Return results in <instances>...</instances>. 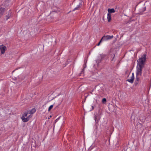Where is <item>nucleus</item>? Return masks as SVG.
<instances>
[{"instance_id": "nucleus-4", "label": "nucleus", "mask_w": 151, "mask_h": 151, "mask_svg": "<svg viewBox=\"0 0 151 151\" xmlns=\"http://www.w3.org/2000/svg\"><path fill=\"white\" fill-rule=\"evenodd\" d=\"M113 37V35H104L102 38L101 39L103 41H107L112 39Z\"/></svg>"}, {"instance_id": "nucleus-1", "label": "nucleus", "mask_w": 151, "mask_h": 151, "mask_svg": "<svg viewBox=\"0 0 151 151\" xmlns=\"http://www.w3.org/2000/svg\"><path fill=\"white\" fill-rule=\"evenodd\" d=\"M146 54L145 53L137 60L138 63L136 73V80L137 81H139V78L138 76H141L142 75V68L144 67L146 61Z\"/></svg>"}, {"instance_id": "nucleus-8", "label": "nucleus", "mask_w": 151, "mask_h": 151, "mask_svg": "<svg viewBox=\"0 0 151 151\" xmlns=\"http://www.w3.org/2000/svg\"><path fill=\"white\" fill-rule=\"evenodd\" d=\"M108 11L109 12L108 13H110V14L111 13H114L115 12L114 9H108Z\"/></svg>"}, {"instance_id": "nucleus-7", "label": "nucleus", "mask_w": 151, "mask_h": 151, "mask_svg": "<svg viewBox=\"0 0 151 151\" xmlns=\"http://www.w3.org/2000/svg\"><path fill=\"white\" fill-rule=\"evenodd\" d=\"M5 10V9L4 8H0V17L3 15Z\"/></svg>"}, {"instance_id": "nucleus-3", "label": "nucleus", "mask_w": 151, "mask_h": 151, "mask_svg": "<svg viewBox=\"0 0 151 151\" xmlns=\"http://www.w3.org/2000/svg\"><path fill=\"white\" fill-rule=\"evenodd\" d=\"M19 72L18 69L14 70L12 73V78L14 79H17L19 77Z\"/></svg>"}, {"instance_id": "nucleus-12", "label": "nucleus", "mask_w": 151, "mask_h": 151, "mask_svg": "<svg viewBox=\"0 0 151 151\" xmlns=\"http://www.w3.org/2000/svg\"><path fill=\"white\" fill-rule=\"evenodd\" d=\"M53 105H50L48 109V111H50V110L52 109V108H53Z\"/></svg>"}, {"instance_id": "nucleus-17", "label": "nucleus", "mask_w": 151, "mask_h": 151, "mask_svg": "<svg viewBox=\"0 0 151 151\" xmlns=\"http://www.w3.org/2000/svg\"><path fill=\"white\" fill-rule=\"evenodd\" d=\"M143 76H146V74L145 73H144L143 74Z\"/></svg>"}, {"instance_id": "nucleus-11", "label": "nucleus", "mask_w": 151, "mask_h": 151, "mask_svg": "<svg viewBox=\"0 0 151 151\" xmlns=\"http://www.w3.org/2000/svg\"><path fill=\"white\" fill-rule=\"evenodd\" d=\"M11 14L10 12L8 13V14H6V16L7 17V19H9L10 17L11 16Z\"/></svg>"}, {"instance_id": "nucleus-16", "label": "nucleus", "mask_w": 151, "mask_h": 151, "mask_svg": "<svg viewBox=\"0 0 151 151\" xmlns=\"http://www.w3.org/2000/svg\"><path fill=\"white\" fill-rule=\"evenodd\" d=\"M84 69H83L81 71V73H80V76H81V75H82V73H84Z\"/></svg>"}, {"instance_id": "nucleus-14", "label": "nucleus", "mask_w": 151, "mask_h": 151, "mask_svg": "<svg viewBox=\"0 0 151 151\" xmlns=\"http://www.w3.org/2000/svg\"><path fill=\"white\" fill-rule=\"evenodd\" d=\"M80 7V6L79 5L78 6L76 7L75 8L73 11H74L77 9H78Z\"/></svg>"}, {"instance_id": "nucleus-9", "label": "nucleus", "mask_w": 151, "mask_h": 151, "mask_svg": "<svg viewBox=\"0 0 151 151\" xmlns=\"http://www.w3.org/2000/svg\"><path fill=\"white\" fill-rule=\"evenodd\" d=\"M107 18L108 22H110L111 20V14L110 13L107 14Z\"/></svg>"}, {"instance_id": "nucleus-2", "label": "nucleus", "mask_w": 151, "mask_h": 151, "mask_svg": "<svg viewBox=\"0 0 151 151\" xmlns=\"http://www.w3.org/2000/svg\"><path fill=\"white\" fill-rule=\"evenodd\" d=\"M28 114V112H26L23 114L21 117V118L24 122H28L32 116V114H31L27 117Z\"/></svg>"}, {"instance_id": "nucleus-15", "label": "nucleus", "mask_w": 151, "mask_h": 151, "mask_svg": "<svg viewBox=\"0 0 151 151\" xmlns=\"http://www.w3.org/2000/svg\"><path fill=\"white\" fill-rule=\"evenodd\" d=\"M103 41V40H102V39H101V40H100V41H99V43L97 45L98 46H99L100 45V43H101V41Z\"/></svg>"}, {"instance_id": "nucleus-18", "label": "nucleus", "mask_w": 151, "mask_h": 151, "mask_svg": "<svg viewBox=\"0 0 151 151\" xmlns=\"http://www.w3.org/2000/svg\"><path fill=\"white\" fill-rule=\"evenodd\" d=\"M6 2H7V1H6V2H5V3H6Z\"/></svg>"}, {"instance_id": "nucleus-6", "label": "nucleus", "mask_w": 151, "mask_h": 151, "mask_svg": "<svg viewBox=\"0 0 151 151\" xmlns=\"http://www.w3.org/2000/svg\"><path fill=\"white\" fill-rule=\"evenodd\" d=\"M134 73H132V75L130 77V78L128 79L127 80V81H128L130 83H133L134 80Z\"/></svg>"}, {"instance_id": "nucleus-13", "label": "nucleus", "mask_w": 151, "mask_h": 151, "mask_svg": "<svg viewBox=\"0 0 151 151\" xmlns=\"http://www.w3.org/2000/svg\"><path fill=\"white\" fill-rule=\"evenodd\" d=\"M106 100L105 98H104L102 99V102L103 103H106Z\"/></svg>"}, {"instance_id": "nucleus-10", "label": "nucleus", "mask_w": 151, "mask_h": 151, "mask_svg": "<svg viewBox=\"0 0 151 151\" xmlns=\"http://www.w3.org/2000/svg\"><path fill=\"white\" fill-rule=\"evenodd\" d=\"M36 111V109L35 108H33L31 109L29 112L30 114H32L35 113Z\"/></svg>"}, {"instance_id": "nucleus-5", "label": "nucleus", "mask_w": 151, "mask_h": 151, "mask_svg": "<svg viewBox=\"0 0 151 151\" xmlns=\"http://www.w3.org/2000/svg\"><path fill=\"white\" fill-rule=\"evenodd\" d=\"M6 50V47L3 45L0 46V53L1 54L4 53L5 51Z\"/></svg>"}]
</instances>
